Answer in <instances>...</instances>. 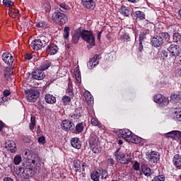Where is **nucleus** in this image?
I'll list each match as a JSON object with an SVG mask.
<instances>
[{
    "label": "nucleus",
    "instance_id": "f257e3e1",
    "mask_svg": "<svg viewBox=\"0 0 181 181\" xmlns=\"http://www.w3.org/2000/svg\"><path fill=\"white\" fill-rule=\"evenodd\" d=\"M52 21L55 25L63 26L69 22V17L66 15V11L57 7L54 8V12L52 15Z\"/></svg>",
    "mask_w": 181,
    "mask_h": 181
},
{
    "label": "nucleus",
    "instance_id": "f03ea898",
    "mask_svg": "<svg viewBox=\"0 0 181 181\" xmlns=\"http://www.w3.org/2000/svg\"><path fill=\"white\" fill-rule=\"evenodd\" d=\"M81 37L82 40L88 43V49H91L95 46V37L93 35V31L88 30H81Z\"/></svg>",
    "mask_w": 181,
    "mask_h": 181
},
{
    "label": "nucleus",
    "instance_id": "7ed1b4c3",
    "mask_svg": "<svg viewBox=\"0 0 181 181\" xmlns=\"http://www.w3.org/2000/svg\"><path fill=\"white\" fill-rule=\"evenodd\" d=\"M98 136H97L95 133H92L90 134L88 142L89 144L90 148L93 153H100L101 152V149L98 148Z\"/></svg>",
    "mask_w": 181,
    "mask_h": 181
},
{
    "label": "nucleus",
    "instance_id": "20e7f679",
    "mask_svg": "<svg viewBox=\"0 0 181 181\" xmlns=\"http://www.w3.org/2000/svg\"><path fill=\"white\" fill-rule=\"evenodd\" d=\"M49 43V39L45 36H42L40 39L33 40L30 44V46L33 50H41L42 47H45Z\"/></svg>",
    "mask_w": 181,
    "mask_h": 181
},
{
    "label": "nucleus",
    "instance_id": "39448f33",
    "mask_svg": "<svg viewBox=\"0 0 181 181\" xmlns=\"http://www.w3.org/2000/svg\"><path fill=\"white\" fill-rule=\"evenodd\" d=\"M115 159L122 165H128L132 158L127 153H121L118 150L114 153Z\"/></svg>",
    "mask_w": 181,
    "mask_h": 181
},
{
    "label": "nucleus",
    "instance_id": "423d86ee",
    "mask_svg": "<svg viewBox=\"0 0 181 181\" xmlns=\"http://www.w3.org/2000/svg\"><path fill=\"white\" fill-rule=\"evenodd\" d=\"M25 93L26 94L27 100L30 103H35L37 98H39V95H40V92L37 89H30L29 90H25Z\"/></svg>",
    "mask_w": 181,
    "mask_h": 181
},
{
    "label": "nucleus",
    "instance_id": "0eeeda50",
    "mask_svg": "<svg viewBox=\"0 0 181 181\" xmlns=\"http://www.w3.org/2000/svg\"><path fill=\"white\" fill-rule=\"evenodd\" d=\"M118 138H122L128 142L132 135V132L128 129H121L117 132Z\"/></svg>",
    "mask_w": 181,
    "mask_h": 181
},
{
    "label": "nucleus",
    "instance_id": "6e6552de",
    "mask_svg": "<svg viewBox=\"0 0 181 181\" xmlns=\"http://www.w3.org/2000/svg\"><path fill=\"white\" fill-rule=\"evenodd\" d=\"M154 103L159 104L160 107H165L168 104H169V99L163 96L162 94H157L153 97Z\"/></svg>",
    "mask_w": 181,
    "mask_h": 181
},
{
    "label": "nucleus",
    "instance_id": "1a4fd4ad",
    "mask_svg": "<svg viewBox=\"0 0 181 181\" xmlns=\"http://www.w3.org/2000/svg\"><path fill=\"white\" fill-rule=\"evenodd\" d=\"M61 127L64 131L69 132V131H74V123L70 119H64L61 123Z\"/></svg>",
    "mask_w": 181,
    "mask_h": 181
},
{
    "label": "nucleus",
    "instance_id": "9d476101",
    "mask_svg": "<svg viewBox=\"0 0 181 181\" xmlns=\"http://www.w3.org/2000/svg\"><path fill=\"white\" fill-rule=\"evenodd\" d=\"M20 176H23L25 179H28V177H33L35 176V172L32 168H19Z\"/></svg>",
    "mask_w": 181,
    "mask_h": 181
},
{
    "label": "nucleus",
    "instance_id": "9b49d317",
    "mask_svg": "<svg viewBox=\"0 0 181 181\" xmlns=\"http://www.w3.org/2000/svg\"><path fill=\"white\" fill-rule=\"evenodd\" d=\"M147 159L150 163H158L160 159V154L158 151H151L147 155Z\"/></svg>",
    "mask_w": 181,
    "mask_h": 181
},
{
    "label": "nucleus",
    "instance_id": "f8f14e48",
    "mask_svg": "<svg viewBox=\"0 0 181 181\" xmlns=\"http://www.w3.org/2000/svg\"><path fill=\"white\" fill-rule=\"evenodd\" d=\"M84 166V163L80 160H74L73 162V169L76 173H81L82 172H85L86 169Z\"/></svg>",
    "mask_w": 181,
    "mask_h": 181
},
{
    "label": "nucleus",
    "instance_id": "ddd939ff",
    "mask_svg": "<svg viewBox=\"0 0 181 181\" xmlns=\"http://www.w3.org/2000/svg\"><path fill=\"white\" fill-rule=\"evenodd\" d=\"M163 43H165V40L159 34L158 35H155L151 39V44L153 47H160L163 46Z\"/></svg>",
    "mask_w": 181,
    "mask_h": 181
},
{
    "label": "nucleus",
    "instance_id": "4468645a",
    "mask_svg": "<svg viewBox=\"0 0 181 181\" xmlns=\"http://www.w3.org/2000/svg\"><path fill=\"white\" fill-rule=\"evenodd\" d=\"M1 59L7 66H13V62L15 59H13V56L12 54L8 52H4L1 55Z\"/></svg>",
    "mask_w": 181,
    "mask_h": 181
},
{
    "label": "nucleus",
    "instance_id": "2eb2a0df",
    "mask_svg": "<svg viewBox=\"0 0 181 181\" xmlns=\"http://www.w3.org/2000/svg\"><path fill=\"white\" fill-rule=\"evenodd\" d=\"M169 53L171 54L172 57H177L181 53L180 47L176 45H170V46L168 48Z\"/></svg>",
    "mask_w": 181,
    "mask_h": 181
},
{
    "label": "nucleus",
    "instance_id": "dca6fc26",
    "mask_svg": "<svg viewBox=\"0 0 181 181\" xmlns=\"http://www.w3.org/2000/svg\"><path fill=\"white\" fill-rule=\"evenodd\" d=\"M47 54L49 56H53L59 52V46L54 43H50L46 48Z\"/></svg>",
    "mask_w": 181,
    "mask_h": 181
},
{
    "label": "nucleus",
    "instance_id": "f3484780",
    "mask_svg": "<svg viewBox=\"0 0 181 181\" xmlns=\"http://www.w3.org/2000/svg\"><path fill=\"white\" fill-rule=\"evenodd\" d=\"M155 32L157 33V35H160L161 37L165 40V42H169L170 40V34H169L168 32H163V28H160L159 27H156Z\"/></svg>",
    "mask_w": 181,
    "mask_h": 181
},
{
    "label": "nucleus",
    "instance_id": "a211bd4d",
    "mask_svg": "<svg viewBox=\"0 0 181 181\" xmlns=\"http://www.w3.org/2000/svg\"><path fill=\"white\" fill-rule=\"evenodd\" d=\"M45 77H46V75L42 69H37L32 72V78L34 80H43Z\"/></svg>",
    "mask_w": 181,
    "mask_h": 181
},
{
    "label": "nucleus",
    "instance_id": "6ab92c4d",
    "mask_svg": "<svg viewBox=\"0 0 181 181\" xmlns=\"http://www.w3.org/2000/svg\"><path fill=\"white\" fill-rule=\"evenodd\" d=\"M98 57H100V55L95 54L93 57L90 59L89 62L87 63V66L88 69H94L95 66L100 63L98 61Z\"/></svg>",
    "mask_w": 181,
    "mask_h": 181
},
{
    "label": "nucleus",
    "instance_id": "aec40b11",
    "mask_svg": "<svg viewBox=\"0 0 181 181\" xmlns=\"http://www.w3.org/2000/svg\"><path fill=\"white\" fill-rule=\"evenodd\" d=\"M173 165L176 168V169H178L179 170H181V156L180 154H175L174 155L173 159H172Z\"/></svg>",
    "mask_w": 181,
    "mask_h": 181
},
{
    "label": "nucleus",
    "instance_id": "412c9836",
    "mask_svg": "<svg viewBox=\"0 0 181 181\" xmlns=\"http://www.w3.org/2000/svg\"><path fill=\"white\" fill-rule=\"evenodd\" d=\"M81 4L83 8H86V9L93 11L95 8V1L94 0H81Z\"/></svg>",
    "mask_w": 181,
    "mask_h": 181
},
{
    "label": "nucleus",
    "instance_id": "4be33fe9",
    "mask_svg": "<svg viewBox=\"0 0 181 181\" xmlns=\"http://www.w3.org/2000/svg\"><path fill=\"white\" fill-rule=\"evenodd\" d=\"M28 151L25 152V156H27V159L31 162L33 165H36L37 163V160H39V158L36 154L33 153V152H30L28 153Z\"/></svg>",
    "mask_w": 181,
    "mask_h": 181
},
{
    "label": "nucleus",
    "instance_id": "5701e85b",
    "mask_svg": "<svg viewBox=\"0 0 181 181\" xmlns=\"http://www.w3.org/2000/svg\"><path fill=\"white\" fill-rule=\"evenodd\" d=\"M141 170L143 175H144V176H146V177H149V176L152 175V170L151 169V168H149V165H148V164H142L141 165Z\"/></svg>",
    "mask_w": 181,
    "mask_h": 181
},
{
    "label": "nucleus",
    "instance_id": "b1692460",
    "mask_svg": "<svg viewBox=\"0 0 181 181\" xmlns=\"http://www.w3.org/2000/svg\"><path fill=\"white\" fill-rule=\"evenodd\" d=\"M80 37H81V30H75L74 34L72 35L71 39V42L73 43V45H77V43H78V41L80 40Z\"/></svg>",
    "mask_w": 181,
    "mask_h": 181
},
{
    "label": "nucleus",
    "instance_id": "393cba45",
    "mask_svg": "<svg viewBox=\"0 0 181 181\" xmlns=\"http://www.w3.org/2000/svg\"><path fill=\"white\" fill-rule=\"evenodd\" d=\"M6 148H7L11 153H15L16 152V144H15L13 141H7L6 142Z\"/></svg>",
    "mask_w": 181,
    "mask_h": 181
},
{
    "label": "nucleus",
    "instance_id": "a878e982",
    "mask_svg": "<svg viewBox=\"0 0 181 181\" xmlns=\"http://www.w3.org/2000/svg\"><path fill=\"white\" fill-rule=\"evenodd\" d=\"M71 147L75 149H80L81 148V141H80V139L74 137L71 140Z\"/></svg>",
    "mask_w": 181,
    "mask_h": 181
},
{
    "label": "nucleus",
    "instance_id": "bb28decb",
    "mask_svg": "<svg viewBox=\"0 0 181 181\" xmlns=\"http://www.w3.org/2000/svg\"><path fill=\"white\" fill-rule=\"evenodd\" d=\"M167 138H173V139H181V132L179 131H171L167 134Z\"/></svg>",
    "mask_w": 181,
    "mask_h": 181
},
{
    "label": "nucleus",
    "instance_id": "cd10ccee",
    "mask_svg": "<svg viewBox=\"0 0 181 181\" xmlns=\"http://www.w3.org/2000/svg\"><path fill=\"white\" fill-rule=\"evenodd\" d=\"M52 66V61L50 60H44L42 61L39 66V69L42 70V71H45V70H47L49 67Z\"/></svg>",
    "mask_w": 181,
    "mask_h": 181
},
{
    "label": "nucleus",
    "instance_id": "c85d7f7f",
    "mask_svg": "<svg viewBox=\"0 0 181 181\" xmlns=\"http://www.w3.org/2000/svg\"><path fill=\"white\" fill-rule=\"evenodd\" d=\"M83 97L88 104V105L93 104L94 103V98L91 95V93L88 90H86L85 93H83Z\"/></svg>",
    "mask_w": 181,
    "mask_h": 181
},
{
    "label": "nucleus",
    "instance_id": "c756f323",
    "mask_svg": "<svg viewBox=\"0 0 181 181\" xmlns=\"http://www.w3.org/2000/svg\"><path fill=\"white\" fill-rule=\"evenodd\" d=\"M45 103H47V104H56V97H54L53 95L51 94H46L45 95Z\"/></svg>",
    "mask_w": 181,
    "mask_h": 181
},
{
    "label": "nucleus",
    "instance_id": "7c9ffc66",
    "mask_svg": "<svg viewBox=\"0 0 181 181\" xmlns=\"http://www.w3.org/2000/svg\"><path fill=\"white\" fill-rule=\"evenodd\" d=\"M101 177V173H100V169L98 170H93L90 173V178L93 181H100V177Z\"/></svg>",
    "mask_w": 181,
    "mask_h": 181
},
{
    "label": "nucleus",
    "instance_id": "2f4dec72",
    "mask_svg": "<svg viewBox=\"0 0 181 181\" xmlns=\"http://www.w3.org/2000/svg\"><path fill=\"white\" fill-rule=\"evenodd\" d=\"M128 142H131L132 144H141L142 143V138L135 135L132 134L130 139H129Z\"/></svg>",
    "mask_w": 181,
    "mask_h": 181
},
{
    "label": "nucleus",
    "instance_id": "473e14b6",
    "mask_svg": "<svg viewBox=\"0 0 181 181\" xmlns=\"http://www.w3.org/2000/svg\"><path fill=\"white\" fill-rule=\"evenodd\" d=\"M8 15L9 16H11V18H13V19L18 18V16H21V14L19 13V10L13 8H9Z\"/></svg>",
    "mask_w": 181,
    "mask_h": 181
},
{
    "label": "nucleus",
    "instance_id": "72a5a7b5",
    "mask_svg": "<svg viewBox=\"0 0 181 181\" xmlns=\"http://www.w3.org/2000/svg\"><path fill=\"white\" fill-rule=\"evenodd\" d=\"M148 35H149V29L144 28L140 32L139 40H141L144 42V40H145V39H146V36H148Z\"/></svg>",
    "mask_w": 181,
    "mask_h": 181
},
{
    "label": "nucleus",
    "instance_id": "f704fd0d",
    "mask_svg": "<svg viewBox=\"0 0 181 181\" xmlns=\"http://www.w3.org/2000/svg\"><path fill=\"white\" fill-rule=\"evenodd\" d=\"M136 21H144L145 19V13L141 11H136L133 13Z\"/></svg>",
    "mask_w": 181,
    "mask_h": 181
},
{
    "label": "nucleus",
    "instance_id": "c9c22d12",
    "mask_svg": "<svg viewBox=\"0 0 181 181\" xmlns=\"http://www.w3.org/2000/svg\"><path fill=\"white\" fill-rule=\"evenodd\" d=\"M169 53L166 49H161L158 52V56L160 60H166L168 59Z\"/></svg>",
    "mask_w": 181,
    "mask_h": 181
},
{
    "label": "nucleus",
    "instance_id": "e433bc0d",
    "mask_svg": "<svg viewBox=\"0 0 181 181\" xmlns=\"http://www.w3.org/2000/svg\"><path fill=\"white\" fill-rule=\"evenodd\" d=\"M4 76L5 78L9 77L13 73V66H9V67H6L4 71Z\"/></svg>",
    "mask_w": 181,
    "mask_h": 181
},
{
    "label": "nucleus",
    "instance_id": "4c0bfd02",
    "mask_svg": "<svg viewBox=\"0 0 181 181\" xmlns=\"http://www.w3.org/2000/svg\"><path fill=\"white\" fill-rule=\"evenodd\" d=\"M129 12H131V9L129 7H127L125 6H122L119 10V13L123 16H129Z\"/></svg>",
    "mask_w": 181,
    "mask_h": 181
},
{
    "label": "nucleus",
    "instance_id": "58836bf2",
    "mask_svg": "<svg viewBox=\"0 0 181 181\" xmlns=\"http://www.w3.org/2000/svg\"><path fill=\"white\" fill-rule=\"evenodd\" d=\"M99 172L100 173V179L101 180H107L110 177V175H108V171L107 170L104 169H99Z\"/></svg>",
    "mask_w": 181,
    "mask_h": 181
},
{
    "label": "nucleus",
    "instance_id": "ea45409f",
    "mask_svg": "<svg viewBox=\"0 0 181 181\" xmlns=\"http://www.w3.org/2000/svg\"><path fill=\"white\" fill-rule=\"evenodd\" d=\"M173 40L175 43H178V45H180V43H181V33H173Z\"/></svg>",
    "mask_w": 181,
    "mask_h": 181
},
{
    "label": "nucleus",
    "instance_id": "a19ab883",
    "mask_svg": "<svg viewBox=\"0 0 181 181\" xmlns=\"http://www.w3.org/2000/svg\"><path fill=\"white\" fill-rule=\"evenodd\" d=\"M35 28H42V29H47L49 28V23L46 21L37 22L35 24Z\"/></svg>",
    "mask_w": 181,
    "mask_h": 181
},
{
    "label": "nucleus",
    "instance_id": "79ce46f5",
    "mask_svg": "<svg viewBox=\"0 0 181 181\" xmlns=\"http://www.w3.org/2000/svg\"><path fill=\"white\" fill-rule=\"evenodd\" d=\"M90 124L93 127H98V128H103V124H101V122H100V121H98V119L95 117H92V119H90Z\"/></svg>",
    "mask_w": 181,
    "mask_h": 181
},
{
    "label": "nucleus",
    "instance_id": "37998d69",
    "mask_svg": "<svg viewBox=\"0 0 181 181\" xmlns=\"http://www.w3.org/2000/svg\"><path fill=\"white\" fill-rule=\"evenodd\" d=\"M75 131L77 134H81L84 131V124L83 122L78 123L75 127Z\"/></svg>",
    "mask_w": 181,
    "mask_h": 181
},
{
    "label": "nucleus",
    "instance_id": "c03bdc74",
    "mask_svg": "<svg viewBox=\"0 0 181 181\" xmlns=\"http://www.w3.org/2000/svg\"><path fill=\"white\" fill-rule=\"evenodd\" d=\"M174 117H175L177 121H181V107L174 109Z\"/></svg>",
    "mask_w": 181,
    "mask_h": 181
},
{
    "label": "nucleus",
    "instance_id": "a18cd8bd",
    "mask_svg": "<svg viewBox=\"0 0 181 181\" xmlns=\"http://www.w3.org/2000/svg\"><path fill=\"white\" fill-rule=\"evenodd\" d=\"M35 126H36V117L31 116L30 122L29 124V128H30V131H33V129H35Z\"/></svg>",
    "mask_w": 181,
    "mask_h": 181
},
{
    "label": "nucleus",
    "instance_id": "49530a36",
    "mask_svg": "<svg viewBox=\"0 0 181 181\" xmlns=\"http://www.w3.org/2000/svg\"><path fill=\"white\" fill-rule=\"evenodd\" d=\"M62 102L64 105H69L71 102V98L65 95L62 97Z\"/></svg>",
    "mask_w": 181,
    "mask_h": 181
},
{
    "label": "nucleus",
    "instance_id": "de8ad7c7",
    "mask_svg": "<svg viewBox=\"0 0 181 181\" xmlns=\"http://www.w3.org/2000/svg\"><path fill=\"white\" fill-rule=\"evenodd\" d=\"M58 8H60V9H64V11H70V9H71V8H70V6H69L66 3H57Z\"/></svg>",
    "mask_w": 181,
    "mask_h": 181
},
{
    "label": "nucleus",
    "instance_id": "09e8293b",
    "mask_svg": "<svg viewBox=\"0 0 181 181\" xmlns=\"http://www.w3.org/2000/svg\"><path fill=\"white\" fill-rule=\"evenodd\" d=\"M74 74L78 83H81V72L80 71V69L76 68Z\"/></svg>",
    "mask_w": 181,
    "mask_h": 181
},
{
    "label": "nucleus",
    "instance_id": "8fccbe9b",
    "mask_svg": "<svg viewBox=\"0 0 181 181\" xmlns=\"http://www.w3.org/2000/svg\"><path fill=\"white\" fill-rule=\"evenodd\" d=\"M64 38L66 39V40H67V39H69V37H70V27H67L66 26L64 28Z\"/></svg>",
    "mask_w": 181,
    "mask_h": 181
},
{
    "label": "nucleus",
    "instance_id": "3c124183",
    "mask_svg": "<svg viewBox=\"0 0 181 181\" xmlns=\"http://www.w3.org/2000/svg\"><path fill=\"white\" fill-rule=\"evenodd\" d=\"M22 162V156L21 155H16L13 159L14 165H19Z\"/></svg>",
    "mask_w": 181,
    "mask_h": 181
},
{
    "label": "nucleus",
    "instance_id": "603ef678",
    "mask_svg": "<svg viewBox=\"0 0 181 181\" xmlns=\"http://www.w3.org/2000/svg\"><path fill=\"white\" fill-rule=\"evenodd\" d=\"M44 9L45 11V13H50V11H52V6H50V3H45L44 4Z\"/></svg>",
    "mask_w": 181,
    "mask_h": 181
},
{
    "label": "nucleus",
    "instance_id": "864d4df0",
    "mask_svg": "<svg viewBox=\"0 0 181 181\" xmlns=\"http://www.w3.org/2000/svg\"><path fill=\"white\" fill-rule=\"evenodd\" d=\"M13 1L11 0H3V5L6 6L7 8H11V6H13Z\"/></svg>",
    "mask_w": 181,
    "mask_h": 181
},
{
    "label": "nucleus",
    "instance_id": "5fc2aeb1",
    "mask_svg": "<svg viewBox=\"0 0 181 181\" xmlns=\"http://www.w3.org/2000/svg\"><path fill=\"white\" fill-rule=\"evenodd\" d=\"M173 98L174 99L175 103H181V94H175L173 96Z\"/></svg>",
    "mask_w": 181,
    "mask_h": 181
},
{
    "label": "nucleus",
    "instance_id": "6e6d98bb",
    "mask_svg": "<svg viewBox=\"0 0 181 181\" xmlns=\"http://www.w3.org/2000/svg\"><path fill=\"white\" fill-rule=\"evenodd\" d=\"M81 117V112H74V114L71 115V118L73 119H79V118Z\"/></svg>",
    "mask_w": 181,
    "mask_h": 181
},
{
    "label": "nucleus",
    "instance_id": "4d7b16f0",
    "mask_svg": "<svg viewBox=\"0 0 181 181\" xmlns=\"http://www.w3.org/2000/svg\"><path fill=\"white\" fill-rule=\"evenodd\" d=\"M133 169L136 171L140 170L141 168L138 161H135L133 164Z\"/></svg>",
    "mask_w": 181,
    "mask_h": 181
},
{
    "label": "nucleus",
    "instance_id": "13d9d810",
    "mask_svg": "<svg viewBox=\"0 0 181 181\" xmlns=\"http://www.w3.org/2000/svg\"><path fill=\"white\" fill-rule=\"evenodd\" d=\"M115 164V160L112 158H107V165L110 166H114Z\"/></svg>",
    "mask_w": 181,
    "mask_h": 181
},
{
    "label": "nucleus",
    "instance_id": "bf43d9fd",
    "mask_svg": "<svg viewBox=\"0 0 181 181\" xmlns=\"http://www.w3.org/2000/svg\"><path fill=\"white\" fill-rule=\"evenodd\" d=\"M37 141L39 144H45V142L46 141V137H45V136H42L38 138Z\"/></svg>",
    "mask_w": 181,
    "mask_h": 181
},
{
    "label": "nucleus",
    "instance_id": "052dcab7",
    "mask_svg": "<svg viewBox=\"0 0 181 181\" xmlns=\"http://www.w3.org/2000/svg\"><path fill=\"white\" fill-rule=\"evenodd\" d=\"M139 52H142L144 50V41L139 40Z\"/></svg>",
    "mask_w": 181,
    "mask_h": 181
},
{
    "label": "nucleus",
    "instance_id": "680f3d73",
    "mask_svg": "<svg viewBox=\"0 0 181 181\" xmlns=\"http://www.w3.org/2000/svg\"><path fill=\"white\" fill-rule=\"evenodd\" d=\"M3 95H4V97H8V96L11 95V90H5L3 92Z\"/></svg>",
    "mask_w": 181,
    "mask_h": 181
},
{
    "label": "nucleus",
    "instance_id": "e2e57ef3",
    "mask_svg": "<svg viewBox=\"0 0 181 181\" xmlns=\"http://www.w3.org/2000/svg\"><path fill=\"white\" fill-rule=\"evenodd\" d=\"M68 95H69L71 98L74 97V93H73V90L71 89H68Z\"/></svg>",
    "mask_w": 181,
    "mask_h": 181
},
{
    "label": "nucleus",
    "instance_id": "0e129e2a",
    "mask_svg": "<svg viewBox=\"0 0 181 181\" xmlns=\"http://www.w3.org/2000/svg\"><path fill=\"white\" fill-rule=\"evenodd\" d=\"M32 57H33L32 54H26L25 55V60H30V59H32Z\"/></svg>",
    "mask_w": 181,
    "mask_h": 181
},
{
    "label": "nucleus",
    "instance_id": "69168bd1",
    "mask_svg": "<svg viewBox=\"0 0 181 181\" xmlns=\"http://www.w3.org/2000/svg\"><path fill=\"white\" fill-rule=\"evenodd\" d=\"M101 35H103V31H100L98 33L97 39L98 42H101Z\"/></svg>",
    "mask_w": 181,
    "mask_h": 181
},
{
    "label": "nucleus",
    "instance_id": "338daca9",
    "mask_svg": "<svg viewBox=\"0 0 181 181\" xmlns=\"http://www.w3.org/2000/svg\"><path fill=\"white\" fill-rule=\"evenodd\" d=\"M6 101H8V98H6V97H2V98H1V99H0V103H5V102H6Z\"/></svg>",
    "mask_w": 181,
    "mask_h": 181
},
{
    "label": "nucleus",
    "instance_id": "774afa93",
    "mask_svg": "<svg viewBox=\"0 0 181 181\" xmlns=\"http://www.w3.org/2000/svg\"><path fill=\"white\" fill-rule=\"evenodd\" d=\"M4 181H13V179H12L11 177H4Z\"/></svg>",
    "mask_w": 181,
    "mask_h": 181
}]
</instances>
